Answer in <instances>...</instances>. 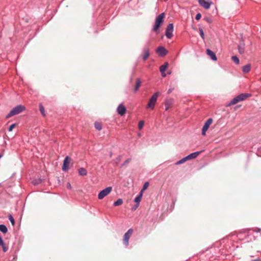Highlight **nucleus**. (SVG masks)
Masks as SVG:
<instances>
[{"instance_id": "nucleus-1", "label": "nucleus", "mask_w": 261, "mask_h": 261, "mask_svg": "<svg viewBox=\"0 0 261 261\" xmlns=\"http://www.w3.org/2000/svg\"><path fill=\"white\" fill-rule=\"evenodd\" d=\"M25 110V107L22 105H18L14 107L6 116V118H9L13 116L20 114Z\"/></svg>"}, {"instance_id": "nucleus-17", "label": "nucleus", "mask_w": 261, "mask_h": 261, "mask_svg": "<svg viewBox=\"0 0 261 261\" xmlns=\"http://www.w3.org/2000/svg\"><path fill=\"white\" fill-rule=\"evenodd\" d=\"M250 69H251L250 64H247L245 66H244L242 67V71L245 73H248L250 71Z\"/></svg>"}, {"instance_id": "nucleus-29", "label": "nucleus", "mask_w": 261, "mask_h": 261, "mask_svg": "<svg viewBox=\"0 0 261 261\" xmlns=\"http://www.w3.org/2000/svg\"><path fill=\"white\" fill-rule=\"evenodd\" d=\"M232 60L237 64H238L239 63V59L237 56H232Z\"/></svg>"}, {"instance_id": "nucleus-39", "label": "nucleus", "mask_w": 261, "mask_h": 261, "mask_svg": "<svg viewBox=\"0 0 261 261\" xmlns=\"http://www.w3.org/2000/svg\"><path fill=\"white\" fill-rule=\"evenodd\" d=\"M67 186V188L68 189H71V185H70V184L69 182H68L67 184V186Z\"/></svg>"}, {"instance_id": "nucleus-34", "label": "nucleus", "mask_w": 261, "mask_h": 261, "mask_svg": "<svg viewBox=\"0 0 261 261\" xmlns=\"http://www.w3.org/2000/svg\"><path fill=\"white\" fill-rule=\"evenodd\" d=\"M204 19L208 23H211L212 22V19L210 17H205L204 18Z\"/></svg>"}, {"instance_id": "nucleus-2", "label": "nucleus", "mask_w": 261, "mask_h": 261, "mask_svg": "<svg viewBox=\"0 0 261 261\" xmlns=\"http://www.w3.org/2000/svg\"><path fill=\"white\" fill-rule=\"evenodd\" d=\"M165 17L164 13L160 14L155 19V24L153 28V31L156 32L160 28L161 24L163 22Z\"/></svg>"}, {"instance_id": "nucleus-38", "label": "nucleus", "mask_w": 261, "mask_h": 261, "mask_svg": "<svg viewBox=\"0 0 261 261\" xmlns=\"http://www.w3.org/2000/svg\"><path fill=\"white\" fill-rule=\"evenodd\" d=\"M139 204H136L133 207V210H136L138 207H139Z\"/></svg>"}, {"instance_id": "nucleus-31", "label": "nucleus", "mask_w": 261, "mask_h": 261, "mask_svg": "<svg viewBox=\"0 0 261 261\" xmlns=\"http://www.w3.org/2000/svg\"><path fill=\"white\" fill-rule=\"evenodd\" d=\"M199 33L202 39H204V34L203 30L201 28L199 29Z\"/></svg>"}, {"instance_id": "nucleus-14", "label": "nucleus", "mask_w": 261, "mask_h": 261, "mask_svg": "<svg viewBox=\"0 0 261 261\" xmlns=\"http://www.w3.org/2000/svg\"><path fill=\"white\" fill-rule=\"evenodd\" d=\"M143 59L145 61L148 58L150 55L149 48L147 47H144L143 49Z\"/></svg>"}, {"instance_id": "nucleus-37", "label": "nucleus", "mask_w": 261, "mask_h": 261, "mask_svg": "<svg viewBox=\"0 0 261 261\" xmlns=\"http://www.w3.org/2000/svg\"><path fill=\"white\" fill-rule=\"evenodd\" d=\"M121 155H119L118 156L116 159V164H118V162L121 160Z\"/></svg>"}, {"instance_id": "nucleus-24", "label": "nucleus", "mask_w": 261, "mask_h": 261, "mask_svg": "<svg viewBox=\"0 0 261 261\" xmlns=\"http://www.w3.org/2000/svg\"><path fill=\"white\" fill-rule=\"evenodd\" d=\"M187 161H188V158H187V156H186V157L182 158V159L179 160L178 161H177L175 163V165H180V164H183Z\"/></svg>"}, {"instance_id": "nucleus-16", "label": "nucleus", "mask_w": 261, "mask_h": 261, "mask_svg": "<svg viewBox=\"0 0 261 261\" xmlns=\"http://www.w3.org/2000/svg\"><path fill=\"white\" fill-rule=\"evenodd\" d=\"M245 43L244 41H241L238 45L239 51L240 54H243L244 53Z\"/></svg>"}, {"instance_id": "nucleus-42", "label": "nucleus", "mask_w": 261, "mask_h": 261, "mask_svg": "<svg viewBox=\"0 0 261 261\" xmlns=\"http://www.w3.org/2000/svg\"><path fill=\"white\" fill-rule=\"evenodd\" d=\"M129 161H130V160H129V159H128V160H126V161L124 162V164L122 165V166H123V165H124V164H127V163H129Z\"/></svg>"}, {"instance_id": "nucleus-4", "label": "nucleus", "mask_w": 261, "mask_h": 261, "mask_svg": "<svg viewBox=\"0 0 261 261\" xmlns=\"http://www.w3.org/2000/svg\"><path fill=\"white\" fill-rule=\"evenodd\" d=\"M249 96L248 94H241L234 97L230 102L229 105H232L245 100Z\"/></svg>"}, {"instance_id": "nucleus-45", "label": "nucleus", "mask_w": 261, "mask_h": 261, "mask_svg": "<svg viewBox=\"0 0 261 261\" xmlns=\"http://www.w3.org/2000/svg\"><path fill=\"white\" fill-rule=\"evenodd\" d=\"M258 231H260V229H258Z\"/></svg>"}, {"instance_id": "nucleus-35", "label": "nucleus", "mask_w": 261, "mask_h": 261, "mask_svg": "<svg viewBox=\"0 0 261 261\" xmlns=\"http://www.w3.org/2000/svg\"><path fill=\"white\" fill-rule=\"evenodd\" d=\"M15 126L16 124L15 123L11 124L9 127V131L11 132L13 130V129L15 127Z\"/></svg>"}, {"instance_id": "nucleus-7", "label": "nucleus", "mask_w": 261, "mask_h": 261, "mask_svg": "<svg viewBox=\"0 0 261 261\" xmlns=\"http://www.w3.org/2000/svg\"><path fill=\"white\" fill-rule=\"evenodd\" d=\"M213 122L212 118H209L207 120V121L205 122L202 129V135L203 136H205L206 134V132L210 126Z\"/></svg>"}, {"instance_id": "nucleus-33", "label": "nucleus", "mask_w": 261, "mask_h": 261, "mask_svg": "<svg viewBox=\"0 0 261 261\" xmlns=\"http://www.w3.org/2000/svg\"><path fill=\"white\" fill-rule=\"evenodd\" d=\"M1 246H2L4 252H5L8 250V247L4 243H3V245H1Z\"/></svg>"}, {"instance_id": "nucleus-11", "label": "nucleus", "mask_w": 261, "mask_h": 261, "mask_svg": "<svg viewBox=\"0 0 261 261\" xmlns=\"http://www.w3.org/2000/svg\"><path fill=\"white\" fill-rule=\"evenodd\" d=\"M117 112L120 115L123 116L126 113V108L122 104H120L117 108Z\"/></svg>"}, {"instance_id": "nucleus-15", "label": "nucleus", "mask_w": 261, "mask_h": 261, "mask_svg": "<svg viewBox=\"0 0 261 261\" xmlns=\"http://www.w3.org/2000/svg\"><path fill=\"white\" fill-rule=\"evenodd\" d=\"M201 152V151H196L193 153H191L190 154L187 156L188 160L195 159L198 156V155Z\"/></svg>"}, {"instance_id": "nucleus-26", "label": "nucleus", "mask_w": 261, "mask_h": 261, "mask_svg": "<svg viewBox=\"0 0 261 261\" xmlns=\"http://www.w3.org/2000/svg\"><path fill=\"white\" fill-rule=\"evenodd\" d=\"M95 127L98 130H100L102 128V126L101 123L99 122H95Z\"/></svg>"}, {"instance_id": "nucleus-20", "label": "nucleus", "mask_w": 261, "mask_h": 261, "mask_svg": "<svg viewBox=\"0 0 261 261\" xmlns=\"http://www.w3.org/2000/svg\"><path fill=\"white\" fill-rule=\"evenodd\" d=\"M141 83H142V82L140 80V79H138L136 81V83L135 89H134L135 92H136L138 90L139 87H140V86L141 85Z\"/></svg>"}, {"instance_id": "nucleus-28", "label": "nucleus", "mask_w": 261, "mask_h": 261, "mask_svg": "<svg viewBox=\"0 0 261 261\" xmlns=\"http://www.w3.org/2000/svg\"><path fill=\"white\" fill-rule=\"evenodd\" d=\"M39 110L41 112V113L43 115L45 116V110L44 109L42 105H39Z\"/></svg>"}, {"instance_id": "nucleus-36", "label": "nucleus", "mask_w": 261, "mask_h": 261, "mask_svg": "<svg viewBox=\"0 0 261 261\" xmlns=\"http://www.w3.org/2000/svg\"><path fill=\"white\" fill-rule=\"evenodd\" d=\"M201 17V15L200 13H198L196 14L195 19L196 20H199Z\"/></svg>"}, {"instance_id": "nucleus-10", "label": "nucleus", "mask_w": 261, "mask_h": 261, "mask_svg": "<svg viewBox=\"0 0 261 261\" xmlns=\"http://www.w3.org/2000/svg\"><path fill=\"white\" fill-rule=\"evenodd\" d=\"M69 156H67L64 161H63V165L62 166V170L63 171H67L69 169Z\"/></svg>"}, {"instance_id": "nucleus-21", "label": "nucleus", "mask_w": 261, "mask_h": 261, "mask_svg": "<svg viewBox=\"0 0 261 261\" xmlns=\"http://www.w3.org/2000/svg\"><path fill=\"white\" fill-rule=\"evenodd\" d=\"M79 174L81 176H85L87 174V171L84 168H80L79 169Z\"/></svg>"}, {"instance_id": "nucleus-6", "label": "nucleus", "mask_w": 261, "mask_h": 261, "mask_svg": "<svg viewBox=\"0 0 261 261\" xmlns=\"http://www.w3.org/2000/svg\"><path fill=\"white\" fill-rule=\"evenodd\" d=\"M133 230L129 229L124 234L123 236V243L125 246L128 245L129 239L133 234Z\"/></svg>"}, {"instance_id": "nucleus-5", "label": "nucleus", "mask_w": 261, "mask_h": 261, "mask_svg": "<svg viewBox=\"0 0 261 261\" xmlns=\"http://www.w3.org/2000/svg\"><path fill=\"white\" fill-rule=\"evenodd\" d=\"M112 191V187H108L105 189L101 191L98 195V198L99 199H102L105 197L109 195Z\"/></svg>"}, {"instance_id": "nucleus-43", "label": "nucleus", "mask_w": 261, "mask_h": 261, "mask_svg": "<svg viewBox=\"0 0 261 261\" xmlns=\"http://www.w3.org/2000/svg\"><path fill=\"white\" fill-rule=\"evenodd\" d=\"M162 75L163 77H165L166 76V73H165V72H164L163 73H162Z\"/></svg>"}, {"instance_id": "nucleus-22", "label": "nucleus", "mask_w": 261, "mask_h": 261, "mask_svg": "<svg viewBox=\"0 0 261 261\" xmlns=\"http://www.w3.org/2000/svg\"><path fill=\"white\" fill-rule=\"evenodd\" d=\"M143 196V193H142V192H140L139 194L135 198L134 201L137 204H139L141 200L142 197Z\"/></svg>"}, {"instance_id": "nucleus-12", "label": "nucleus", "mask_w": 261, "mask_h": 261, "mask_svg": "<svg viewBox=\"0 0 261 261\" xmlns=\"http://www.w3.org/2000/svg\"><path fill=\"white\" fill-rule=\"evenodd\" d=\"M199 3L201 6L206 9H207L210 7L211 3L205 1V0H199Z\"/></svg>"}, {"instance_id": "nucleus-8", "label": "nucleus", "mask_w": 261, "mask_h": 261, "mask_svg": "<svg viewBox=\"0 0 261 261\" xmlns=\"http://www.w3.org/2000/svg\"><path fill=\"white\" fill-rule=\"evenodd\" d=\"M173 31V24L172 23H170L167 27L166 29L165 35L166 37L170 39L172 37V33Z\"/></svg>"}, {"instance_id": "nucleus-27", "label": "nucleus", "mask_w": 261, "mask_h": 261, "mask_svg": "<svg viewBox=\"0 0 261 261\" xmlns=\"http://www.w3.org/2000/svg\"><path fill=\"white\" fill-rule=\"evenodd\" d=\"M8 218L10 221L11 222L12 225L14 226L15 224V220L12 216L11 215H9L8 216Z\"/></svg>"}, {"instance_id": "nucleus-23", "label": "nucleus", "mask_w": 261, "mask_h": 261, "mask_svg": "<svg viewBox=\"0 0 261 261\" xmlns=\"http://www.w3.org/2000/svg\"><path fill=\"white\" fill-rule=\"evenodd\" d=\"M0 231L4 233H6L8 231V229L5 225L1 224L0 225Z\"/></svg>"}, {"instance_id": "nucleus-9", "label": "nucleus", "mask_w": 261, "mask_h": 261, "mask_svg": "<svg viewBox=\"0 0 261 261\" xmlns=\"http://www.w3.org/2000/svg\"><path fill=\"white\" fill-rule=\"evenodd\" d=\"M156 52L159 54L160 56H164L167 54L168 51L165 47L163 46H159L156 49Z\"/></svg>"}, {"instance_id": "nucleus-41", "label": "nucleus", "mask_w": 261, "mask_h": 261, "mask_svg": "<svg viewBox=\"0 0 261 261\" xmlns=\"http://www.w3.org/2000/svg\"><path fill=\"white\" fill-rule=\"evenodd\" d=\"M173 89L172 88H170L168 90V94H170V93L172 92V91H173Z\"/></svg>"}, {"instance_id": "nucleus-44", "label": "nucleus", "mask_w": 261, "mask_h": 261, "mask_svg": "<svg viewBox=\"0 0 261 261\" xmlns=\"http://www.w3.org/2000/svg\"><path fill=\"white\" fill-rule=\"evenodd\" d=\"M2 157V155L0 154V159Z\"/></svg>"}, {"instance_id": "nucleus-19", "label": "nucleus", "mask_w": 261, "mask_h": 261, "mask_svg": "<svg viewBox=\"0 0 261 261\" xmlns=\"http://www.w3.org/2000/svg\"><path fill=\"white\" fill-rule=\"evenodd\" d=\"M172 102L173 100L172 99L166 100V101L165 102L166 111H167L169 109V108L171 106Z\"/></svg>"}, {"instance_id": "nucleus-18", "label": "nucleus", "mask_w": 261, "mask_h": 261, "mask_svg": "<svg viewBox=\"0 0 261 261\" xmlns=\"http://www.w3.org/2000/svg\"><path fill=\"white\" fill-rule=\"evenodd\" d=\"M168 67V63L167 62L165 63L163 65L160 67V70L161 73H163L167 69Z\"/></svg>"}, {"instance_id": "nucleus-40", "label": "nucleus", "mask_w": 261, "mask_h": 261, "mask_svg": "<svg viewBox=\"0 0 261 261\" xmlns=\"http://www.w3.org/2000/svg\"><path fill=\"white\" fill-rule=\"evenodd\" d=\"M3 243H4V241H3L2 237L0 236V246L1 245H3Z\"/></svg>"}, {"instance_id": "nucleus-30", "label": "nucleus", "mask_w": 261, "mask_h": 261, "mask_svg": "<svg viewBox=\"0 0 261 261\" xmlns=\"http://www.w3.org/2000/svg\"><path fill=\"white\" fill-rule=\"evenodd\" d=\"M148 186L149 183L148 182H145L144 184L143 188L140 192H142V193H143V191L145 190L148 188Z\"/></svg>"}, {"instance_id": "nucleus-3", "label": "nucleus", "mask_w": 261, "mask_h": 261, "mask_svg": "<svg viewBox=\"0 0 261 261\" xmlns=\"http://www.w3.org/2000/svg\"><path fill=\"white\" fill-rule=\"evenodd\" d=\"M160 94V93L159 92H156L151 97L147 104V108H150L151 109H154L157 100V98L159 97Z\"/></svg>"}, {"instance_id": "nucleus-13", "label": "nucleus", "mask_w": 261, "mask_h": 261, "mask_svg": "<svg viewBox=\"0 0 261 261\" xmlns=\"http://www.w3.org/2000/svg\"><path fill=\"white\" fill-rule=\"evenodd\" d=\"M206 53L207 54V55H208L211 59L213 60V61H217V57L215 55V54L212 51L211 49H206Z\"/></svg>"}, {"instance_id": "nucleus-25", "label": "nucleus", "mask_w": 261, "mask_h": 261, "mask_svg": "<svg viewBox=\"0 0 261 261\" xmlns=\"http://www.w3.org/2000/svg\"><path fill=\"white\" fill-rule=\"evenodd\" d=\"M122 203H123V200L121 198H119L114 203L113 205L115 206H117L121 205Z\"/></svg>"}, {"instance_id": "nucleus-32", "label": "nucleus", "mask_w": 261, "mask_h": 261, "mask_svg": "<svg viewBox=\"0 0 261 261\" xmlns=\"http://www.w3.org/2000/svg\"><path fill=\"white\" fill-rule=\"evenodd\" d=\"M144 122L143 121H140L139 123L138 127L139 129H141L144 125Z\"/></svg>"}]
</instances>
